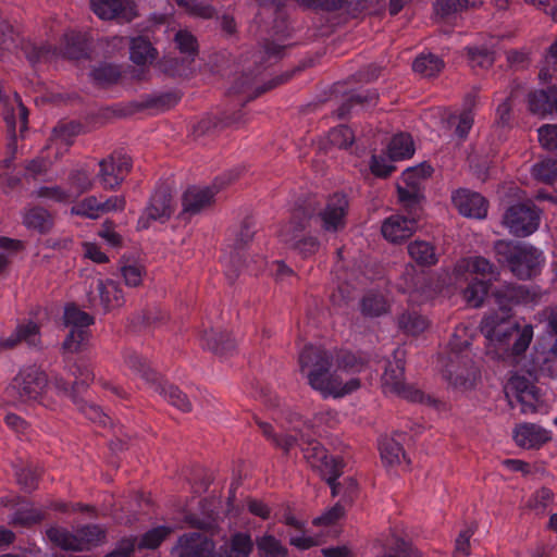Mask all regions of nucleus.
<instances>
[{
  "label": "nucleus",
  "mask_w": 557,
  "mask_h": 557,
  "mask_svg": "<svg viewBox=\"0 0 557 557\" xmlns=\"http://www.w3.org/2000/svg\"><path fill=\"white\" fill-rule=\"evenodd\" d=\"M492 250L498 265L519 281L537 277L545 264L544 252L529 243L497 239Z\"/></svg>",
  "instance_id": "obj_1"
},
{
  "label": "nucleus",
  "mask_w": 557,
  "mask_h": 557,
  "mask_svg": "<svg viewBox=\"0 0 557 557\" xmlns=\"http://www.w3.org/2000/svg\"><path fill=\"white\" fill-rule=\"evenodd\" d=\"M178 557H249L253 550L252 539L247 532H235L230 541L215 548V542L201 533L181 535L175 547Z\"/></svg>",
  "instance_id": "obj_2"
},
{
  "label": "nucleus",
  "mask_w": 557,
  "mask_h": 557,
  "mask_svg": "<svg viewBox=\"0 0 557 557\" xmlns=\"http://www.w3.org/2000/svg\"><path fill=\"white\" fill-rule=\"evenodd\" d=\"M500 270L503 269L497 262L494 263L483 256H469L461 258L456 263L454 269L456 274L469 273L481 276V278L473 277L462 292L469 306L479 308L483 305L484 300L488 298L493 282L498 281Z\"/></svg>",
  "instance_id": "obj_3"
},
{
  "label": "nucleus",
  "mask_w": 557,
  "mask_h": 557,
  "mask_svg": "<svg viewBox=\"0 0 557 557\" xmlns=\"http://www.w3.org/2000/svg\"><path fill=\"white\" fill-rule=\"evenodd\" d=\"M485 337L494 347V351L503 361L515 360L522 356L529 348L533 338V326L502 321L493 326H485Z\"/></svg>",
  "instance_id": "obj_4"
},
{
  "label": "nucleus",
  "mask_w": 557,
  "mask_h": 557,
  "mask_svg": "<svg viewBox=\"0 0 557 557\" xmlns=\"http://www.w3.org/2000/svg\"><path fill=\"white\" fill-rule=\"evenodd\" d=\"M333 354L322 347L306 345L299 354L300 372L306 375L308 384L323 395L330 392V385L335 382L331 369Z\"/></svg>",
  "instance_id": "obj_5"
},
{
  "label": "nucleus",
  "mask_w": 557,
  "mask_h": 557,
  "mask_svg": "<svg viewBox=\"0 0 557 557\" xmlns=\"http://www.w3.org/2000/svg\"><path fill=\"white\" fill-rule=\"evenodd\" d=\"M65 325L72 329L63 341L62 348L70 352H79L89 342L90 332L86 329L95 323V318L81 310L75 304H69L63 314Z\"/></svg>",
  "instance_id": "obj_6"
},
{
  "label": "nucleus",
  "mask_w": 557,
  "mask_h": 557,
  "mask_svg": "<svg viewBox=\"0 0 557 557\" xmlns=\"http://www.w3.org/2000/svg\"><path fill=\"white\" fill-rule=\"evenodd\" d=\"M503 224L513 236L527 237L539 228L540 210L531 200L513 203L506 209Z\"/></svg>",
  "instance_id": "obj_7"
},
{
  "label": "nucleus",
  "mask_w": 557,
  "mask_h": 557,
  "mask_svg": "<svg viewBox=\"0 0 557 557\" xmlns=\"http://www.w3.org/2000/svg\"><path fill=\"white\" fill-rule=\"evenodd\" d=\"M173 213L174 205L171 189L166 185H161L151 194L143 214L138 218L136 230H148L153 221L165 223Z\"/></svg>",
  "instance_id": "obj_8"
},
{
  "label": "nucleus",
  "mask_w": 557,
  "mask_h": 557,
  "mask_svg": "<svg viewBox=\"0 0 557 557\" xmlns=\"http://www.w3.org/2000/svg\"><path fill=\"white\" fill-rule=\"evenodd\" d=\"M397 290L407 294L414 302H424L434 297L436 289L430 274L418 271L413 264H407L399 276Z\"/></svg>",
  "instance_id": "obj_9"
},
{
  "label": "nucleus",
  "mask_w": 557,
  "mask_h": 557,
  "mask_svg": "<svg viewBox=\"0 0 557 557\" xmlns=\"http://www.w3.org/2000/svg\"><path fill=\"white\" fill-rule=\"evenodd\" d=\"M48 386V375L36 366L21 369L12 381V387L23 400H39Z\"/></svg>",
  "instance_id": "obj_10"
},
{
  "label": "nucleus",
  "mask_w": 557,
  "mask_h": 557,
  "mask_svg": "<svg viewBox=\"0 0 557 557\" xmlns=\"http://www.w3.org/2000/svg\"><path fill=\"white\" fill-rule=\"evenodd\" d=\"M98 177L104 189L117 188L133 168L132 158L125 153L114 151L99 162Z\"/></svg>",
  "instance_id": "obj_11"
},
{
  "label": "nucleus",
  "mask_w": 557,
  "mask_h": 557,
  "mask_svg": "<svg viewBox=\"0 0 557 557\" xmlns=\"http://www.w3.org/2000/svg\"><path fill=\"white\" fill-rule=\"evenodd\" d=\"M182 99L178 90H170L153 95H143L140 100H132L123 108V115H133L135 113L152 110L161 113L173 109Z\"/></svg>",
  "instance_id": "obj_12"
},
{
  "label": "nucleus",
  "mask_w": 557,
  "mask_h": 557,
  "mask_svg": "<svg viewBox=\"0 0 557 557\" xmlns=\"http://www.w3.org/2000/svg\"><path fill=\"white\" fill-rule=\"evenodd\" d=\"M488 297L493 299L494 305L503 312L502 320L509 318L513 307L527 304L530 300V290L528 287L515 283L504 284L491 288Z\"/></svg>",
  "instance_id": "obj_13"
},
{
  "label": "nucleus",
  "mask_w": 557,
  "mask_h": 557,
  "mask_svg": "<svg viewBox=\"0 0 557 557\" xmlns=\"http://www.w3.org/2000/svg\"><path fill=\"white\" fill-rule=\"evenodd\" d=\"M349 200L345 193L336 191L327 198L325 208L318 212L325 232H337L345 226V218L348 213Z\"/></svg>",
  "instance_id": "obj_14"
},
{
  "label": "nucleus",
  "mask_w": 557,
  "mask_h": 557,
  "mask_svg": "<svg viewBox=\"0 0 557 557\" xmlns=\"http://www.w3.org/2000/svg\"><path fill=\"white\" fill-rule=\"evenodd\" d=\"M451 201L466 218L482 220L487 215L488 200L480 193L459 188L453 194Z\"/></svg>",
  "instance_id": "obj_15"
},
{
  "label": "nucleus",
  "mask_w": 557,
  "mask_h": 557,
  "mask_svg": "<svg viewBox=\"0 0 557 557\" xmlns=\"http://www.w3.org/2000/svg\"><path fill=\"white\" fill-rule=\"evenodd\" d=\"M419 228L414 218L404 214H393L386 218L381 226L383 237L392 244H401L408 240Z\"/></svg>",
  "instance_id": "obj_16"
},
{
  "label": "nucleus",
  "mask_w": 557,
  "mask_h": 557,
  "mask_svg": "<svg viewBox=\"0 0 557 557\" xmlns=\"http://www.w3.org/2000/svg\"><path fill=\"white\" fill-rule=\"evenodd\" d=\"M216 193L215 184L213 187L205 188L188 187L182 195V211L178 216L184 218L185 215L193 216L199 214L214 202Z\"/></svg>",
  "instance_id": "obj_17"
},
{
  "label": "nucleus",
  "mask_w": 557,
  "mask_h": 557,
  "mask_svg": "<svg viewBox=\"0 0 557 557\" xmlns=\"http://www.w3.org/2000/svg\"><path fill=\"white\" fill-rule=\"evenodd\" d=\"M90 7L101 20L123 18L131 22L136 16L133 0H90Z\"/></svg>",
  "instance_id": "obj_18"
},
{
  "label": "nucleus",
  "mask_w": 557,
  "mask_h": 557,
  "mask_svg": "<svg viewBox=\"0 0 557 557\" xmlns=\"http://www.w3.org/2000/svg\"><path fill=\"white\" fill-rule=\"evenodd\" d=\"M90 53V42L85 34L74 29L64 33L60 49L63 59L71 61L89 60Z\"/></svg>",
  "instance_id": "obj_19"
},
{
  "label": "nucleus",
  "mask_w": 557,
  "mask_h": 557,
  "mask_svg": "<svg viewBox=\"0 0 557 557\" xmlns=\"http://www.w3.org/2000/svg\"><path fill=\"white\" fill-rule=\"evenodd\" d=\"M318 216L317 206L311 201L297 202L292 211L287 226L282 230L281 237L301 235L311 226V221Z\"/></svg>",
  "instance_id": "obj_20"
},
{
  "label": "nucleus",
  "mask_w": 557,
  "mask_h": 557,
  "mask_svg": "<svg viewBox=\"0 0 557 557\" xmlns=\"http://www.w3.org/2000/svg\"><path fill=\"white\" fill-rule=\"evenodd\" d=\"M201 347L210 350L216 356H232L237 348V344L232 333L222 330H206L201 335Z\"/></svg>",
  "instance_id": "obj_21"
},
{
  "label": "nucleus",
  "mask_w": 557,
  "mask_h": 557,
  "mask_svg": "<svg viewBox=\"0 0 557 557\" xmlns=\"http://www.w3.org/2000/svg\"><path fill=\"white\" fill-rule=\"evenodd\" d=\"M22 223L28 231L48 235L55 225V216L45 207L37 205L24 209Z\"/></svg>",
  "instance_id": "obj_22"
},
{
  "label": "nucleus",
  "mask_w": 557,
  "mask_h": 557,
  "mask_svg": "<svg viewBox=\"0 0 557 557\" xmlns=\"http://www.w3.org/2000/svg\"><path fill=\"white\" fill-rule=\"evenodd\" d=\"M239 119V111L232 114L222 113L220 116L207 114L193 125L191 135L195 139L214 135L218 131L237 123Z\"/></svg>",
  "instance_id": "obj_23"
},
{
  "label": "nucleus",
  "mask_w": 557,
  "mask_h": 557,
  "mask_svg": "<svg viewBox=\"0 0 557 557\" xmlns=\"http://www.w3.org/2000/svg\"><path fill=\"white\" fill-rule=\"evenodd\" d=\"M557 101V85L535 89L528 94V109L531 113L545 116L554 112Z\"/></svg>",
  "instance_id": "obj_24"
},
{
  "label": "nucleus",
  "mask_w": 557,
  "mask_h": 557,
  "mask_svg": "<svg viewBox=\"0 0 557 557\" xmlns=\"http://www.w3.org/2000/svg\"><path fill=\"white\" fill-rule=\"evenodd\" d=\"M516 444L523 448H540L550 441L548 432L534 423H523L513 430Z\"/></svg>",
  "instance_id": "obj_25"
},
{
  "label": "nucleus",
  "mask_w": 557,
  "mask_h": 557,
  "mask_svg": "<svg viewBox=\"0 0 557 557\" xmlns=\"http://www.w3.org/2000/svg\"><path fill=\"white\" fill-rule=\"evenodd\" d=\"M396 193L398 202L405 212V216L414 218V221L419 223L423 214V202L425 201V195L423 190H413L403 188V185H396Z\"/></svg>",
  "instance_id": "obj_26"
},
{
  "label": "nucleus",
  "mask_w": 557,
  "mask_h": 557,
  "mask_svg": "<svg viewBox=\"0 0 557 557\" xmlns=\"http://www.w3.org/2000/svg\"><path fill=\"white\" fill-rule=\"evenodd\" d=\"M96 289L99 294L103 313L110 312L115 307H122L125 302L123 290L116 281L99 278Z\"/></svg>",
  "instance_id": "obj_27"
},
{
  "label": "nucleus",
  "mask_w": 557,
  "mask_h": 557,
  "mask_svg": "<svg viewBox=\"0 0 557 557\" xmlns=\"http://www.w3.org/2000/svg\"><path fill=\"white\" fill-rule=\"evenodd\" d=\"M17 48L23 52L32 67L48 62L57 53V48L48 42L37 45L29 39L21 38Z\"/></svg>",
  "instance_id": "obj_28"
},
{
  "label": "nucleus",
  "mask_w": 557,
  "mask_h": 557,
  "mask_svg": "<svg viewBox=\"0 0 557 557\" xmlns=\"http://www.w3.org/2000/svg\"><path fill=\"white\" fill-rule=\"evenodd\" d=\"M463 55L472 69L490 70L496 61V51L487 45L466 46Z\"/></svg>",
  "instance_id": "obj_29"
},
{
  "label": "nucleus",
  "mask_w": 557,
  "mask_h": 557,
  "mask_svg": "<svg viewBox=\"0 0 557 557\" xmlns=\"http://www.w3.org/2000/svg\"><path fill=\"white\" fill-rule=\"evenodd\" d=\"M410 258L422 268H431L438 262L436 247L426 240L416 239L407 246Z\"/></svg>",
  "instance_id": "obj_30"
},
{
  "label": "nucleus",
  "mask_w": 557,
  "mask_h": 557,
  "mask_svg": "<svg viewBox=\"0 0 557 557\" xmlns=\"http://www.w3.org/2000/svg\"><path fill=\"white\" fill-rule=\"evenodd\" d=\"M76 537L81 552L91 550L106 542L107 529L94 523L84 524L76 529Z\"/></svg>",
  "instance_id": "obj_31"
},
{
  "label": "nucleus",
  "mask_w": 557,
  "mask_h": 557,
  "mask_svg": "<svg viewBox=\"0 0 557 557\" xmlns=\"http://www.w3.org/2000/svg\"><path fill=\"white\" fill-rule=\"evenodd\" d=\"M158 57L157 49L146 36L133 37L129 40V59L137 65H145Z\"/></svg>",
  "instance_id": "obj_32"
},
{
  "label": "nucleus",
  "mask_w": 557,
  "mask_h": 557,
  "mask_svg": "<svg viewBox=\"0 0 557 557\" xmlns=\"http://www.w3.org/2000/svg\"><path fill=\"white\" fill-rule=\"evenodd\" d=\"M405 360L396 358L394 361H387L382 375L383 386L389 392L396 394L404 392L405 384Z\"/></svg>",
  "instance_id": "obj_33"
},
{
  "label": "nucleus",
  "mask_w": 557,
  "mask_h": 557,
  "mask_svg": "<svg viewBox=\"0 0 557 557\" xmlns=\"http://www.w3.org/2000/svg\"><path fill=\"white\" fill-rule=\"evenodd\" d=\"M444 67V60L432 52H422L412 62V71L425 78L438 76Z\"/></svg>",
  "instance_id": "obj_34"
},
{
  "label": "nucleus",
  "mask_w": 557,
  "mask_h": 557,
  "mask_svg": "<svg viewBox=\"0 0 557 557\" xmlns=\"http://www.w3.org/2000/svg\"><path fill=\"white\" fill-rule=\"evenodd\" d=\"M282 242L293 251L297 252L302 259L314 256L320 249V240L312 235L302 236L293 235L282 238Z\"/></svg>",
  "instance_id": "obj_35"
},
{
  "label": "nucleus",
  "mask_w": 557,
  "mask_h": 557,
  "mask_svg": "<svg viewBox=\"0 0 557 557\" xmlns=\"http://www.w3.org/2000/svg\"><path fill=\"white\" fill-rule=\"evenodd\" d=\"M433 173L434 169L428 161H423L414 166L407 168L401 173V180L405 183L403 188L424 191L422 181L431 177Z\"/></svg>",
  "instance_id": "obj_36"
},
{
  "label": "nucleus",
  "mask_w": 557,
  "mask_h": 557,
  "mask_svg": "<svg viewBox=\"0 0 557 557\" xmlns=\"http://www.w3.org/2000/svg\"><path fill=\"white\" fill-rule=\"evenodd\" d=\"M46 536L53 546L63 550L81 552L82 549L77 545L76 531L71 532L66 528L51 525L46 530Z\"/></svg>",
  "instance_id": "obj_37"
},
{
  "label": "nucleus",
  "mask_w": 557,
  "mask_h": 557,
  "mask_svg": "<svg viewBox=\"0 0 557 557\" xmlns=\"http://www.w3.org/2000/svg\"><path fill=\"white\" fill-rule=\"evenodd\" d=\"M387 150L392 161L411 158L414 153L412 136L409 133L395 134L388 144Z\"/></svg>",
  "instance_id": "obj_38"
},
{
  "label": "nucleus",
  "mask_w": 557,
  "mask_h": 557,
  "mask_svg": "<svg viewBox=\"0 0 557 557\" xmlns=\"http://www.w3.org/2000/svg\"><path fill=\"white\" fill-rule=\"evenodd\" d=\"M387 299L380 293L369 292L360 300V312L363 317L379 318L389 311Z\"/></svg>",
  "instance_id": "obj_39"
},
{
  "label": "nucleus",
  "mask_w": 557,
  "mask_h": 557,
  "mask_svg": "<svg viewBox=\"0 0 557 557\" xmlns=\"http://www.w3.org/2000/svg\"><path fill=\"white\" fill-rule=\"evenodd\" d=\"M258 557H288V549L274 535L265 533L252 541Z\"/></svg>",
  "instance_id": "obj_40"
},
{
  "label": "nucleus",
  "mask_w": 557,
  "mask_h": 557,
  "mask_svg": "<svg viewBox=\"0 0 557 557\" xmlns=\"http://www.w3.org/2000/svg\"><path fill=\"white\" fill-rule=\"evenodd\" d=\"M173 533V528L169 525H158L146 531L140 539L136 537V547L138 550L158 549L162 543Z\"/></svg>",
  "instance_id": "obj_41"
},
{
  "label": "nucleus",
  "mask_w": 557,
  "mask_h": 557,
  "mask_svg": "<svg viewBox=\"0 0 557 557\" xmlns=\"http://www.w3.org/2000/svg\"><path fill=\"white\" fill-rule=\"evenodd\" d=\"M255 226L256 222L251 215H247L243 219L239 228L233 233L234 239L232 244H230L232 251L239 253L248 247L256 234Z\"/></svg>",
  "instance_id": "obj_42"
},
{
  "label": "nucleus",
  "mask_w": 557,
  "mask_h": 557,
  "mask_svg": "<svg viewBox=\"0 0 557 557\" xmlns=\"http://www.w3.org/2000/svg\"><path fill=\"white\" fill-rule=\"evenodd\" d=\"M45 511L34 507H18L10 517L9 523L14 527L32 528L46 519Z\"/></svg>",
  "instance_id": "obj_43"
},
{
  "label": "nucleus",
  "mask_w": 557,
  "mask_h": 557,
  "mask_svg": "<svg viewBox=\"0 0 557 557\" xmlns=\"http://www.w3.org/2000/svg\"><path fill=\"white\" fill-rule=\"evenodd\" d=\"M397 325L403 333L417 336L428 327V320L416 311H404L397 317Z\"/></svg>",
  "instance_id": "obj_44"
},
{
  "label": "nucleus",
  "mask_w": 557,
  "mask_h": 557,
  "mask_svg": "<svg viewBox=\"0 0 557 557\" xmlns=\"http://www.w3.org/2000/svg\"><path fill=\"white\" fill-rule=\"evenodd\" d=\"M310 65H311V61L310 62L302 61L297 66H295L293 70L286 71L283 74L271 78L267 83L258 86L253 90L252 95H250L248 97L247 101L253 100V99L260 97L261 95H263L264 92L270 91V90L276 88L277 86H281V85L287 83L295 76L296 73L302 72L305 69H307Z\"/></svg>",
  "instance_id": "obj_45"
},
{
  "label": "nucleus",
  "mask_w": 557,
  "mask_h": 557,
  "mask_svg": "<svg viewBox=\"0 0 557 557\" xmlns=\"http://www.w3.org/2000/svg\"><path fill=\"white\" fill-rule=\"evenodd\" d=\"M382 462L388 467L400 463V457L406 459L403 445L392 437H384L379 443Z\"/></svg>",
  "instance_id": "obj_46"
},
{
  "label": "nucleus",
  "mask_w": 557,
  "mask_h": 557,
  "mask_svg": "<svg viewBox=\"0 0 557 557\" xmlns=\"http://www.w3.org/2000/svg\"><path fill=\"white\" fill-rule=\"evenodd\" d=\"M159 393L164 396V398L174 407L180 409L183 412H190L193 409L191 401L188 396L180 389L178 386L163 383L159 384L158 388Z\"/></svg>",
  "instance_id": "obj_47"
},
{
  "label": "nucleus",
  "mask_w": 557,
  "mask_h": 557,
  "mask_svg": "<svg viewBox=\"0 0 557 557\" xmlns=\"http://www.w3.org/2000/svg\"><path fill=\"white\" fill-rule=\"evenodd\" d=\"M90 76L97 85H112L121 78V70L115 64L102 62L90 71Z\"/></svg>",
  "instance_id": "obj_48"
},
{
  "label": "nucleus",
  "mask_w": 557,
  "mask_h": 557,
  "mask_svg": "<svg viewBox=\"0 0 557 557\" xmlns=\"http://www.w3.org/2000/svg\"><path fill=\"white\" fill-rule=\"evenodd\" d=\"M191 62V60L188 61L186 58L164 55L159 61V67L171 77H182L187 75Z\"/></svg>",
  "instance_id": "obj_49"
},
{
  "label": "nucleus",
  "mask_w": 557,
  "mask_h": 557,
  "mask_svg": "<svg viewBox=\"0 0 557 557\" xmlns=\"http://www.w3.org/2000/svg\"><path fill=\"white\" fill-rule=\"evenodd\" d=\"M70 373L75 377V388L79 389L84 395L95 379L90 366L84 360L76 361L70 366Z\"/></svg>",
  "instance_id": "obj_50"
},
{
  "label": "nucleus",
  "mask_w": 557,
  "mask_h": 557,
  "mask_svg": "<svg viewBox=\"0 0 557 557\" xmlns=\"http://www.w3.org/2000/svg\"><path fill=\"white\" fill-rule=\"evenodd\" d=\"M18 33L14 29L13 25L7 21H0V58H4L8 53L12 52L13 49L17 48Z\"/></svg>",
  "instance_id": "obj_51"
},
{
  "label": "nucleus",
  "mask_w": 557,
  "mask_h": 557,
  "mask_svg": "<svg viewBox=\"0 0 557 557\" xmlns=\"http://www.w3.org/2000/svg\"><path fill=\"white\" fill-rule=\"evenodd\" d=\"M533 177L544 184L553 185L557 181V159H545L532 166Z\"/></svg>",
  "instance_id": "obj_52"
},
{
  "label": "nucleus",
  "mask_w": 557,
  "mask_h": 557,
  "mask_svg": "<svg viewBox=\"0 0 557 557\" xmlns=\"http://www.w3.org/2000/svg\"><path fill=\"white\" fill-rule=\"evenodd\" d=\"M327 140L333 147L347 150L355 141V133L348 125L341 124L329 131Z\"/></svg>",
  "instance_id": "obj_53"
},
{
  "label": "nucleus",
  "mask_w": 557,
  "mask_h": 557,
  "mask_svg": "<svg viewBox=\"0 0 557 557\" xmlns=\"http://www.w3.org/2000/svg\"><path fill=\"white\" fill-rule=\"evenodd\" d=\"M537 364L540 372L552 379L557 377V342L555 341L552 347L533 359Z\"/></svg>",
  "instance_id": "obj_54"
},
{
  "label": "nucleus",
  "mask_w": 557,
  "mask_h": 557,
  "mask_svg": "<svg viewBox=\"0 0 557 557\" xmlns=\"http://www.w3.org/2000/svg\"><path fill=\"white\" fill-rule=\"evenodd\" d=\"M174 41L180 52L187 54L190 57V60L194 61L195 57L198 54L199 49L196 36H194L187 29H180L175 34Z\"/></svg>",
  "instance_id": "obj_55"
},
{
  "label": "nucleus",
  "mask_w": 557,
  "mask_h": 557,
  "mask_svg": "<svg viewBox=\"0 0 557 557\" xmlns=\"http://www.w3.org/2000/svg\"><path fill=\"white\" fill-rule=\"evenodd\" d=\"M125 256L120 260V271L124 278V283L128 287H138L143 283V277L146 274V269L140 264H127L124 262Z\"/></svg>",
  "instance_id": "obj_56"
},
{
  "label": "nucleus",
  "mask_w": 557,
  "mask_h": 557,
  "mask_svg": "<svg viewBox=\"0 0 557 557\" xmlns=\"http://www.w3.org/2000/svg\"><path fill=\"white\" fill-rule=\"evenodd\" d=\"M301 453L312 471L315 468H321L322 465L325 463L329 455V450L320 441L314 442L311 446H306L302 448Z\"/></svg>",
  "instance_id": "obj_57"
},
{
  "label": "nucleus",
  "mask_w": 557,
  "mask_h": 557,
  "mask_svg": "<svg viewBox=\"0 0 557 557\" xmlns=\"http://www.w3.org/2000/svg\"><path fill=\"white\" fill-rule=\"evenodd\" d=\"M74 405L90 421L102 425L107 424V420L109 419V417L102 411V409L98 405L87 403L84 399L83 395H81L79 397L75 396Z\"/></svg>",
  "instance_id": "obj_58"
},
{
  "label": "nucleus",
  "mask_w": 557,
  "mask_h": 557,
  "mask_svg": "<svg viewBox=\"0 0 557 557\" xmlns=\"http://www.w3.org/2000/svg\"><path fill=\"white\" fill-rule=\"evenodd\" d=\"M32 196L49 199L57 203H67L71 201V194L58 185L40 186L32 193Z\"/></svg>",
  "instance_id": "obj_59"
},
{
  "label": "nucleus",
  "mask_w": 557,
  "mask_h": 557,
  "mask_svg": "<svg viewBox=\"0 0 557 557\" xmlns=\"http://www.w3.org/2000/svg\"><path fill=\"white\" fill-rule=\"evenodd\" d=\"M67 182L76 190L77 196L88 191L92 187V180L86 169H74L69 173Z\"/></svg>",
  "instance_id": "obj_60"
},
{
  "label": "nucleus",
  "mask_w": 557,
  "mask_h": 557,
  "mask_svg": "<svg viewBox=\"0 0 557 557\" xmlns=\"http://www.w3.org/2000/svg\"><path fill=\"white\" fill-rule=\"evenodd\" d=\"M125 363L146 381H154L157 373L149 367L146 359L141 358L136 352L126 355Z\"/></svg>",
  "instance_id": "obj_61"
},
{
  "label": "nucleus",
  "mask_w": 557,
  "mask_h": 557,
  "mask_svg": "<svg viewBox=\"0 0 557 557\" xmlns=\"http://www.w3.org/2000/svg\"><path fill=\"white\" fill-rule=\"evenodd\" d=\"M15 478L20 487L26 493H32L38 488L39 475L32 467L27 466L17 469Z\"/></svg>",
  "instance_id": "obj_62"
},
{
  "label": "nucleus",
  "mask_w": 557,
  "mask_h": 557,
  "mask_svg": "<svg viewBox=\"0 0 557 557\" xmlns=\"http://www.w3.org/2000/svg\"><path fill=\"white\" fill-rule=\"evenodd\" d=\"M100 206L95 196L83 199L79 203L71 208V213L82 218L96 220L99 218Z\"/></svg>",
  "instance_id": "obj_63"
},
{
  "label": "nucleus",
  "mask_w": 557,
  "mask_h": 557,
  "mask_svg": "<svg viewBox=\"0 0 557 557\" xmlns=\"http://www.w3.org/2000/svg\"><path fill=\"white\" fill-rule=\"evenodd\" d=\"M136 549V536H123L115 543L114 548L103 557H132Z\"/></svg>",
  "instance_id": "obj_64"
}]
</instances>
